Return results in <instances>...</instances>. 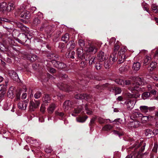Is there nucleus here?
Instances as JSON below:
<instances>
[{
  "label": "nucleus",
  "mask_w": 158,
  "mask_h": 158,
  "mask_svg": "<svg viewBox=\"0 0 158 158\" xmlns=\"http://www.w3.org/2000/svg\"><path fill=\"white\" fill-rule=\"evenodd\" d=\"M130 79L135 81L131 86L133 90H135L138 91H142L141 88L140 87L141 85H144L146 84V82L143 78L138 77H132Z\"/></svg>",
  "instance_id": "nucleus-1"
},
{
  "label": "nucleus",
  "mask_w": 158,
  "mask_h": 158,
  "mask_svg": "<svg viewBox=\"0 0 158 158\" xmlns=\"http://www.w3.org/2000/svg\"><path fill=\"white\" fill-rule=\"evenodd\" d=\"M19 38L20 39L16 40V41L21 44H24L27 41V39L30 41V40L32 38V36L29 33H22L20 35Z\"/></svg>",
  "instance_id": "nucleus-2"
},
{
  "label": "nucleus",
  "mask_w": 158,
  "mask_h": 158,
  "mask_svg": "<svg viewBox=\"0 0 158 158\" xmlns=\"http://www.w3.org/2000/svg\"><path fill=\"white\" fill-rule=\"evenodd\" d=\"M39 100H35V102L31 101L30 102V110L31 111H33L35 109L38 108L40 105Z\"/></svg>",
  "instance_id": "nucleus-3"
},
{
  "label": "nucleus",
  "mask_w": 158,
  "mask_h": 158,
  "mask_svg": "<svg viewBox=\"0 0 158 158\" xmlns=\"http://www.w3.org/2000/svg\"><path fill=\"white\" fill-rule=\"evenodd\" d=\"M85 50L88 52L95 53L97 52L98 48L95 46L92 45L89 47H86Z\"/></svg>",
  "instance_id": "nucleus-4"
},
{
  "label": "nucleus",
  "mask_w": 158,
  "mask_h": 158,
  "mask_svg": "<svg viewBox=\"0 0 158 158\" xmlns=\"http://www.w3.org/2000/svg\"><path fill=\"white\" fill-rule=\"evenodd\" d=\"M8 74L10 77L13 80L18 81L19 80L18 76L14 71L13 70H10L8 71Z\"/></svg>",
  "instance_id": "nucleus-5"
},
{
  "label": "nucleus",
  "mask_w": 158,
  "mask_h": 158,
  "mask_svg": "<svg viewBox=\"0 0 158 158\" xmlns=\"http://www.w3.org/2000/svg\"><path fill=\"white\" fill-rule=\"evenodd\" d=\"M73 102L69 100L65 101L63 104V108L65 111L69 110L73 105Z\"/></svg>",
  "instance_id": "nucleus-6"
},
{
  "label": "nucleus",
  "mask_w": 158,
  "mask_h": 158,
  "mask_svg": "<svg viewBox=\"0 0 158 158\" xmlns=\"http://www.w3.org/2000/svg\"><path fill=\"white\" fill-rule=\"evenodd\" d=\"M58 87L60 89L67 92L71 91V87L68 85L63 83H59L57 85Z\"/></svg>",
  "instance_id": "nucleus-7"
},
{
  "label": "nucleus",
  "mask_w": 158,
  "mask_h": 158,
  "mask_svg": "<svg viewBox=\"0 0 158 158\" xmlns=\"http://www.w3.org/2000/svg\"><path fill=\"white\" fill-rule=\"evenodd\" d=\"M75 97L77 99H89L91 98V96L86 94H81L76 95Z\"/></svg>",
  "instance_id": "nucleus-8"
},
{
  "label": "nucleus",
  "mask_w": 158,
  "mask_h": 158,
  "mask_svg": "<svg viewBox=\"0 0 158 158\" xmlns=\"http://www.w3.org/2000/svg\"><path fill=\"white\" fill-rule=\"evenodd\" d=\"M27 101L20 102L18 104V108L22 110H25L27 107Z\"/></svg>",
  "instance_id": "nucleus-9"
},
{
  "label": "nucleus",
  "mask_w": 158,
  "mask_h": 158,
  "mask_svg": "<svg viewBox=\"0 0 158 158\" xmlns=\"http://www.w3.org/2000/svg\"><path fill=\"white\" fill-rule=\"evenodd\" d=\"M82 106H81L75 108L73 111V113L71 114L73 116H76V115L75 114L80 113L82 110Z\"/></svg>",
  "instance_id": "nucleus-10"
},
{
  "label": "nucleus",
  "mask_w": 158,
  "mask_h": 158,
  "mask_svg": "<svg viewBox=\"0 0 158 158\" xmlns=\"http://www.w3.org/2000/svg\"><path fill=\"white\" fill-rule=\"evenodd\" d=\"M140 125L139 122L137 121H134L131 122L128 124V126L131 127L136 128L138 127Z\"/></svg>",
  "instance_id": "nucleus-11"
},
{
  "label": "nucleus",
  "mask_w": 158,
  "mask_h": 158,
  "mask_svg": "<svg viewBox=\"0 0 158 158\" xmlns=\"http://www.w3.org/2000/svg\"><path fill=\"white\" fill-rule=\"evenodd\" d=\"M85 59L86 61H89V65H91L94 63L95 57L89 55L87 56L86 58L85 57Z\"/></svg>",
  "instance_id": "nucleus-12"
},
{
  "label": "nucleus",
  "mask_w": 158,
  "mask_h": 158,
  "mask_svg": "<svg viewBox=\"0 0 158 158\" xmlns=\"http://www.w3.org/2000/svg\"><path fill=\"white\" fill-rule=\"evenodd\" d=\"M98 58L99 60L102 62L106 59V55L102 51L100 52L98 55Z\"/></svg>",
  "instance_id": "nucleus-13"
},
{
  "label": "nucleus",
  "mask_w": 158,
  "mask_h": 158,
  "mask_svg": "<svg viewBox=\"0 0 158 158\" xmlns=\"http://www.w3.org/2000/svg\"><path fill=\"white\" fill-rule=\"evenodd\" d=\"M117 54L116 53L112 54L110 56L109 59V60L111 64H113L116 61L117 59L116 56Z\"/></svg>",
  "instance_id": "nucleus-14"
},
{
  "label": "nucleus",
  "mask_w": 158,
  "mask_h": 158,
  "mask_svg": "<svg viewBox=\"0 0 158 158\" xmlns=\"http://www.w3.org/2000/svg\"><path fill=\"white\" fill-rule=\"evenodd\" d=\"M14 87L11 86L8 89L7 95L9 98H12L13 97L14 94Z\"/></svg>",
  "instance_id": "nucleus-15"
},
{
  "label": "nucleus",
  "mask_w": 158,
  "mask_h": 158,
  "mask_svg": "<svg viewBox=\"0 0 158 158\" xmlns=\"http://www.w3.org/2000/svg\"><path fill=\"white\" fill-rule=\"evenodd\" d=\"M151 56L150 55H146L143 60V64L145 65L148 64L151 61Z\"/></svg>",
  "instance_id": "nucleus-16"
},
{
  "label": "nucleus",
  "mask_w": 158,
  "mask_h": 158,
  "mask_svg": "<svg viewBox=\"0 0 158 158\" xmlns=\"http://www.w3.org/2000/svg\"><path fill=\"white\" fill-rule=\"evenodd\" d=\"M140 64L139 62H134L132 67V69L135 71L139 70L140 68Z\"/></svg>",
  "instance_id": "nucleus-17"
},
{
  "label": "nucleus",
  "mask_w": 158,
  "mask_h": 158,
  "mask_svg": "<svg viewBox=\"0 0 158 158\" xmlns=\"http://www.w3.org/2000/svg\"><path fill=\"white\" fill-rule=\"evenodd\" d=\"M15 5L13 2L9 3L6 8V9L8 11H10L14 9Z\"/></svg>",
  "instance_id": "nucleus-18"
},
{
  "label": "nucleus",
  "mask_w": 158,
  "mask_h": 158,
  "mask_svg": "<svg viewBox=\"0 0 158 158\" xmlns=\"http://www.w3.org/2000/svg\"><path fill=\"white\" fill-rule=\"evenodd\" d=\"M110 84L108 83H106L102 85H97L96 86L95 88L98 89L99 91L109 86Z\"/></svg>",
  "instance_id": "nucleus-19"
},
{
  "label": "nucleus",
  "mask_w": 158,
  "mask_h": 158,
  "mask_svg": "<svg viewBox=\"0 0 158 158\" xmlns=\"http://www.w3.org/2000/svg\"><path fill=\"white\" fill-rule=\"evenodd\" d=\"M77 55L78 57H83V50L82 48H78L77 50Z\"/></svg>",
  "instance_id": "nucleus-20"
},
{
  "label": "nucleus",
  "mask_w": 158,
  "mask_h": 158,
  "mask_svg": "<svg viewBox=\"0 0 158 158\" xmlns=\"http://www.w3.org/2000/svg\"><path fill=\"white\" fill-rule=\"evenodd\" d=\"M55 105L54 104H51L47 109L48 112L49 114L52 113L55 108Z\"/></svg>",
  "instance_id": "nucleus-21"
},
{
  "label": "nucleus",
  "mask_w": 158,
  "mask_h": 158,
  "mask_svg": "<svg viewBox=\"0 0 158 158\" xmlns=\"http://www.w3.org/2000/svg\"><path fill=\"white\" fill-rule=\"evenodd\" d=\"M135 104L134 102L132 100H130L127 103V107L128 110H131L134 107Z\"/></svg>",
  "instance_id": "nucleus-22"
},
{
  "label": "nucleus",
  "mask_w": 158,
  "mask_h": 158,
  "mask_svg": "<svg viewBox=\"0 0 158 158\" xmlns=\"http://www.w3.org/2000/svg\"><path fill=\"white\" fill-rule=\"evenodd\" d=\"M151 118V117L150 116H143L141 119V123H145L150 120Z\"/></svg>",
  "instance_id": "nucleus-23"
},
{
  "label": "nucleus",
  "mask_w": 158,
  "mask_h": 158,
  "mask_svg": "<svg viewBox=\"0 0 158 158\" xmlns=\"http://www.w3.org/2000/svg\"><path fill=\"white\" fill-rule=\"evenodd\" d=\"M42 101L45 103H49L50 102V97L48 94L45 95L42 98Z\"/></svg>",
  "instance_id": "nucleus-24"
},
{
  "label": "nucleus",
  "mask_w": 158,
  "mask_h": 158,
  "mask_svg": "<svg viewBox=\"0 0 158 158\" xmlns=\"http://www.w3.org/2000/svg\"><path fill=\"white\" fill-rule=\"evenodd\" d=\"M88 116H84L83 117H80L77 118H76L77 121V122L80 123H83L85 122L88 118Z\"/></svg>",
  "instance_id": "nucleus-25"
},
{
  "label": "nucleus",
  "mask_w": 158,
  "mask_h": 158,
  "mask_svg": "<svg viewBox=\"0 0 158 158\" xmlns=\"http://www.w3.org/2000/svg\"><path fill=\"white\" fill-rule=\"evenodd\" d=\"M139 109L143 113H147L148 112V107L146 106H140Z\"/></svg>",
  "instance_id": "nucleus-26"
},
{
  "label": "nucleus",
  "mask_w": 158,
  "mask_h": 158,
  "mask_svg": "<svg viewBox=\"0 0 158 158\" xmlns=\"http://www.w3.org/2000/svg\"><path fill=\"white\" fill-rule=\"evenodd\" d=\"M145 134L148 138L152 137L153 136L152 131L150 129H146L145 131Z\"/></svg>",
  "instance_id": "nucleus-27"
},
{
  "label": "nucleus",
  "mask_w": 158,
  "mask_h": 158,
  "mask_svg": "<svg viewBox=\"0 0 158 158\" xmlns=\"http://www.w3.org/2000/svg\"><path fill=\"white\" fill-rule=\"evenodd\" d=\"M157 63L156 62H152L150 64L149 67H148V69L150 71H152L156 67Z\"/></svg>",
  "instance_id": "nucleus-28"
},
{
  "label": "nucleus",
  "mask_w": 158,
  "mask_h": 158,
  "mask_svg": "<svg viewBox=\"0 0 158 158\" xmlns=\"http://www.w3.org/2000/svg\"><path fill=\"white\" fill-rule=\"evenodd\" d=\"M148 153L147 152L141 154L138 152L136 155V157L138 158H145L148 155Z\"/></svg>",
  "instance_id": "nucleus-29"
},
{
  "label": "nucleus",
  "mask_w": 158,
  "mask_h": 158,
  "mask_svg": "<svg viewBox=\"0 0 158 158\" xmlns=\"http://www.w3.org/2000/svg\"><path fill=\"white\" fill-rule=\"evenodd\" d=\"M0 49L3 51L10 52L11 48L9 47L6 48L3 44H0Z\"/></svg>",
  "instance_id": "nucleus-30"
},
{
  "label": "nucleus",
  "mask_w": 158,
  "mask_h": 158,
  "mask_svg": "<svg viewBox=\"0 0 158 158\" xmlns=\"http://www.w3.org/2000/svg\"><path fill=\"white\" fill-rule=\"evenodd\" d=\"M151 9L154 13H157L158 12V6L156 4H152L151 5Z\"/></svg>",
  "instance_id": "nucleus-31"
},
{
  "label": "nucleus",
  "mask_w": 158,
  "mask_h": 158,
  "mask_svg": "<svg viewBox=\"0 0 158 158\" xmlns=\"http://www.w3.org/2000/svg\"><path fill=\"white\" fill-rule=\"evenodd\" d=\"M62 40L65 43L67 42L69 40V34L66 33L62 36Z\"/></svg>",
  "instance_id": "nucleus-32"
},
{
  "label": "nucleus",
  "mask_w": 158,
  "mask_h": 158,
  "mask_svg": "<svg viewBox=\"0 0 158 158\" xmlns=\"http://www.w3.org/2000/svg\"><path fill=\"white\" fill-rule=\"evenodd\" d=\"M112 64H111V63L108 60H106L105 61L104 66L105 68L107 69L109 68L111 66Z\"/></svg>",
  "instance_id": "nucleus-33"
},
{
  "label": "nucleus",
  "mask_w": 158,
  "mask_h": 158,
  "mask_svg": "<svg viewBox=\"0 0 158 158\" xmlns=\"http://www.w3.org/2000/svg\"><path fill=\"white\" fill-rule=\"evenodd\" d=\"M126 55L125 54L122 55L120 54L119 57V63L120 64L123 63L125 59Z\"/></svg>",
  "instance_id": "nucleus-34"
},
{
  "label": "nucleus",
  "mask_w": 158,
  "mask_h": 158,
  "mask_svg": "<svg viewBox=\"0 0 158 158\" xmlns=\"http://www.w3.org/2000/svg\"><path fill=\"white\" fill-rule=\"evenodd\" d=\"M8 41L9 42V44L11 46H17V44L15 42L14 39L8 38Z\"/></svg>",
  "instance_id": "nucleus-35"
},
{
  "label": "nucleus",
  "mask_w": 158,
  "mask_h": 158,
  "mask_svg": "<svg viewBox=\"0 0 158 158\" xmlns=\"http://www.w3.org/2000/svg\"><path fill=\"white\" fill-rule=\"evenodd\" d=\"M75 54V52L74 51H73L71 52H69L68 53L66 54V55L68 58L72 59H74V56Z\"/></svg>",
  "instance_id": "nucleus-36"
},
{
  "label": "nucleus",
  "mask_w": 158,
  "mask_h": 158,
  "mask_svg": "<svg viewBox=\"0 0 158 158\" xmlns=\"http://www.w3.org/2000/svg\"><path fill=\"white\" fill-rule=\"evenodd\" d=\"M150 93L148 92H145L142 95V97L143 99H146L148 98L150 96Z\"/></svg>",
  "instance_id": "nucleus-37"
},
{
  "label": "nucleus",
  "mask_w": 158,
  "mask_h": 158,
  "mask_svg": "<svg viewBox=\"0 0 158 158\" xmlns=\"http://www.w3.org/2000/svg\"><path fill=\"white\" fill-rule=\"evenodd\" d=\"M41 22L40 20L39 17L35 18L33 20V23L35 26H37Z\"/></svg>",
  "instance_id": "nucleus-38"
},
{
  "label": "nucleus",
  "mask_w": 158,
  "mask_h": 158,
  "mask_svg": "<svg viewBox=\"0 0 158 158\" xmlns=\"http://www.w3.org/2000/svg\"><path fill=\"white\" fill-rule=\"evenodd\" d=\"M67 46H69V48L70 49H73L75 46V44L73 40L70 41L67 44Z\"/></svg>",
  "instance_id": "nucleus-39"
},
{
  "label": "nucleus",
  "mask_w": 158,
  "mask_h": 158,
  "mask_svg": "<svg viewBox=\"0 0 158 158\" xmlns=\"http://www.w3.org/2000/svg\"><path fill=\"white\" fill-rule=\"evenodd\" d=\"M21 30L22 31L25 32V34H27L29 33L28 30L29 28L24 26L22 25L20 27Z\"/></svg>",
  "instance_id": "nucleus-40"
},
{
  "label": "nucleus",
  "mask_w": 158,
  "mask_h": 158,
  "mask_svg": "<svg viewBox=\"0 0 158 158\" xmlns=\"http://www.w3.org/2000/svg\"><path fill=\"white\" fill-rule=\"evenodd\" d=\"M113 90L115 91V94H119L122 91L121 88L118 87H114Z\"/></svg>",
  "instance_id": "nucleus-41"
},
{
  "label": "nucleus",
  "mask_w": 158,
  "mask_h": 158,
  "mask_svg": "<svg viewBox=\"0 0 158 158\" xmlns=\"http://www.w3.org/2000/svg\"><path fill=\"white\" fill-rule=\"evenodd\" d=\"M47 56L48 58L51 59L52 61V59L56 60L57 58V57L54 54H49Z\"/></svg>",
  "instance_id": "nucleus-42"
},
{
  "label": "nucleus",
  "mask_w": 158,
  "mask_h": 158,
  "mask_svg": "<svg viewBox=\"0 0 158 158\" xmlns=\"http://www.w3.org/2000/svg\"><path fill=\"white\" fill-rule=\"evenodd\" d=\"M115 81L118 84H119L122 86L124 85V82L123 81V80L119 79H117L115 80Z\"/></svg>",
  "instance_id": "nucleus-43"
},
{
  "label": "nucleus",
  "mask_w": 158,
  "mask_h": 158,
  "mask_svg": "<svg viewBox=\"0 0 158 158\" xmlns=\"http://www.w3.org/2000/svg\"><path fill=\"white\" fill-rule=\"evenodd\" d=\"M112 128V126L110 124H107L105 125L104 127L102 129L104 131H107L109 130H110Z\"/></svg>",
  "instance_id": "nucleus-44"
},
{
  "label": "nucleus",
  "mask_w": 158,
  "mask_h": 158,
  "mask_svg": "<svg viewBox=\"0 0 158 158\" xmlns=\"http://www.w3.org/2000/svg\"><path fill=\"white\" fill-rule=\"evenodd\" d=\"M6 4L5 2H3L0 4V10H2L6 9Z\"/></svg>",
  "instance_id": "nucleus-45"
},
{
  "label": "nucleus",
  "mask_w": 158,
  "mask_h": 158,
  "mask_svg": "<svg viewBox=\"0 0 158 158\" xmlns=\"http://www.w3.org/2000/svg\"><path fill=\"white\" fill-rule=\"evenodd\" d=\"M24 14H25V19H28L30 18L31 14L29 11L25 10L24 11Z\"/></svg>",
  "instance_id": "nucleus-46"
},
{
  "label": "nucleus",
  "mask_w": 158,
  "mask_h": 158,
  "mask_svg": "<svg viewBox=\"0 0 158 158\" xmlns=\"http://www.w3.org/2000/svg\"><path fill=\"white\" fill-rule=\"evenodd\" d=\"M78 44L82 48V47H84L85 45L84 40L81 39L78 40Z\"/></svg>",
  "instance_id": "nucleus-47"
},
{
  "label": "nucleus",
  "mask_w": 158,
  "mask_h": 158,
  "mask_svg": "<svg viewBox=\"0 0 158 158\" xmlns=\"http://www.w3.org/2000/svg\"><path fill=\"white\" fill-rule=\"evenodd\" d=\"M66 66V65L65 64L59 62L56 68L58 69H62L65 68Z\"/></svg>",
  "instance_id": "nucleus-48"
},
{
  "label": "nucleus",
  "mask_w": 158,
  "mask_h": 158,
  "mask_svg": "<svg viewBox=\"0 0 158 158\" xmlns=\"http://www.w3.org/2000/svg\"><path fill=\"white\" fill-rule=\"evenodd\" d=\"M5 93L4 89L2 87L1 85H0V97L1 98L2 97Z\"/></svg>",
  "instance_id": "nucleus-49"
},
{
  "label": "nucleus",
  "mask_w": 158,
  "mask_h": 158,
  "mask_svg": "<svg viewBox=\"0 0 158 158\" xmlns=\"http://www.w3.org/2000/svg\"><path fill=\"white\" fill-rule=\"evenodd\" d=\"M11 103H6L4 105L3 109L5 110H8L11 106Z\"/></svg>",
  "instance_id": "nucleus-50"
},
{
  "label": "nucleus",
  "mask_w": 158,
  "mask_h": 158,
  "mask_svg": "<svg viewBox=\"0 0 158 158\" xmlns=\"http://www.w3.org/2000/svg\"><path fill=\"white\" fill-rule=\"evenodd\" d=\"M85 108L86 112V113L88 115L91 114L92 113V111L89 109L87 107V106L86 105L85 106Z\"/></svg>",
  "instance_id": "nucleus-51"
},
{
  "label": "nucleus",
  "mask_w": 158,
  "mask_h": 158,
  "mask_svg": "<svg viewBox=\"0 0 158 158\" xmlns=\"http://www.w3.org/2000/svg\"><path fill=\"white\" fill-rule=\"evenodd\" d=\"M97 117L96 116H94L90 120V122L89 123V126H91L92 124L94 123Z\"/></svg>",
  "instance_id": "nucleus-52"
},
{
  "label": "nucleus",
  "mask_w": 158,
  "mask_h": 158,
  "mask_svg": "<svg viewBox=\"0 0 158 158\" xmlns=\"http://www.w3.org/2000/svg\"><path fill=\"white\" fill-rule=\"evenodd\" d=\"M42 94L41 93L40 91L37 92L35 94L34 97L36 99L39 98Z\"/></svg>",
  "instance_id": "nucleus-53"
},
{
  "label": "nucleus",
  "mask_w": 158,
  "mask_h": 158,
  "mask_svg": "<svg viewBox=\"0 0 158 158\" xmlns=\"http://www.w3.org/2000/svg\"><path fill=\"white\" fill-rule=\"evenodd\" d=\"M102 67V64L99 63H97L95 65V67L97 70H100Z\"/></svg>",
  "instance_id": "nucleus-54"
},
{
  "label": "nucleus",
  "mask_w": 158,
  "mask_h": 158,
  "mask_svg": "<svg viewBox=\"0 0 158 158\" xmlns=\"http://www.w3.org/2000/svg\"><path fill=\"white\" fill-rule=\"evenodd\" d=\"M38 59L37 56L35 55H32L31 57L30 58V60L31 61H34L35 60H36Z\"/></svg>",
  "instance_id": "nucleus-55"
},
{
  "label": "nucleus",
  "mask_w": 158,
  "mask_h": 158,
  "mask_svg": "<svg viewBox=\"0 0 158 158\" xmlns=\"http://www.w3.org/2000/svg\"><path fill=\"white\" fill-rule=\"evenodd\" d=\"M119 48V46L117 44H115L114 45V53H116L117 54V52Z\"/></svg>",
  "instance_id": "nucleus-56"
},
{
  "label": "nucleus",
  "mask_w": 158,
  "mask_h": 158,
  "mask_svg": "<svg viewBox=\"0 0 158 158\" xmlns=\"http://www.w3.org/2000/svg\"><path fill=\"white\" fill-rule=\"evenodd\" d=\"M52 64L56 68L59 62L55 60L52 59Z\"/></svg>",
  "instance_id": "nucleus-57"
},
{
  "label": "nucleus",
  "mask_w": 158,
  "mask_h": 158,
  "mask_svg": "<svg viewBox=\"0 0 158 158\" xmlns=\"http://www.w3.org/2000/svg\"><path fill=\"white\" fill-rule=\"evenodd\" d=\"M98 121L100 124H103L105 122V120L101 117H99L98 118Z\"/></svg>",
  "instance_id": "nucleus-58"
},
{
  "label": "nucleus",
  "mask_w": 158,
  "mask_h": 158,
  "mask_svg": "<svg viewBox=\"0 0 158 158\" xmlns=\"http://www.w3.org/2000/svg\"><path fill=\"white\" fill-rule=\"evenodd\" d=\"M22 11L21 10H18L16 11L15 13V15L16 17H18L19 16L20 14L21 13Z\"/></svg>",
  "instance_id": "nucleus-59"
},
{
  "label": "nucleus",
  "mask_w": 158,
  "mask_h": 158,
  "mask_svg": "<svg viewBox=\"0 0 158 158\" xmlns=\"http://www.w3.org/2000/svg\"><path fill=\"white\" fill-rule=\"evenodd\" d=\"M113 133L114 134L118 135L119 137L123 135V133L119 132L118 131L115 130H114L113 131Z\"/></svg>",
  "instance_id": "nucleus-60"
},
{
  "label": "nucleus",
  "mask_w": 158,
  "mask_h": 158,
  "mask_svg": "<svg viewBox=\"0 0 158 158\" xmlns=\"http://www.w3.org/2000/svg\"><path fill=\"white\" fill-rule=\"evenodd\" d=\"M157 148L158 145L157 143H155L154 147L152 150V151L154 152H157Z\"/></svg>",
  "instance_id": "nucleus-61"
},
{
  "label": "nucleus",
  "mask_w": 158,
  "mask_h": 158,
  "mask_svg": "<svg viewBox=\"0 0 158 158\" xmlns=\"http://www.w3.org/2000/svg\"><path fill=\"white\" fill-rule=\"evenodd\" d=\"M155 109L156 107L155 106L148 107V112L152 111Z\"/></svg>",
  "instance_id": "nucleus-62"
},
{
  "label": "nucleus",
  "mask_w": 158,
  "mask_h": 158,
  "mask_svg": "<svg viewBox=\"0 0 158 158\" xmlns=\"http://www.w3.org/2000/svg\"><path fill=\"white\" fill-rule=\"evenodd\" d=\"M124 85H129L131 84V81L129 80H123Z\"/></svg>",
  "instance_id": "nucleus-63"
},
{
  "label": "nucleus",
  "mask_w": 158,
  "mask_h": 158,
  "mask_svg": "<svg viewBox=\"0 0 158 158\" xmlns=\"http://www.w3.org/2000/svg\"><path fill=\"white\" fill-rule=\"evenodd\" d=\"M20 94L18 93L16 94V96L15 98V100L16 101H19L20 100Z\"/></svg>",
  "instance_id": "nucleus-64"
}]
</instances>
